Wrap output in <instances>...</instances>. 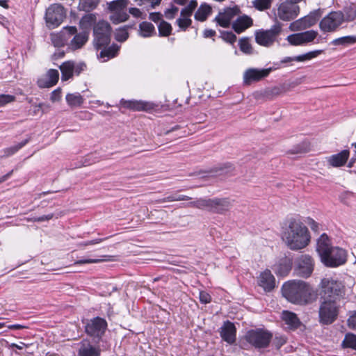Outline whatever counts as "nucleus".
<instances>
[{"label":"nucleus","instance_id":"18","mask_svg":"<svg viewBox=\"0 0 356 356\" xmlns=\"http://www.w3.org/2000/svg\"><path fill=\"white\" fill-rule=\"evenodd\" d=\"M220 335L222 340L229 344H233L236 341V328L234 323L226 321L220 327L219 330Z\"/></svg>","mask_w":356,"mask_h":356},{"label":"nucleus","instance_id":"12","mask_svg":"<svg viewBox=\"0 0 356 356\" xmlns=\"http://www.w3.org/2000/svg\"><path fill=\"white\" fill-rule=\"evenodd\" d=\"M321 14V9L314 10L307 15L291 22L289 25V29L293 32L307 29L318 21Z\"/></svg>","mask_w":356,"mask_h":356},{"label":"nucleus","instance_id":"24","mask_svg":"<svg viewBox=\"0 0 356 356\" xmlns=\"http://www.w3.org/2000/svg\"><path fill=\"white\" fill-rule=\"evenodd\" d=\"M88 31H81L79 33L76 32L69 42V48L72 50L81 48L88 41Z\"/></svg>","mask_w":356,"mask_h":356},{"label":"nucleus","instance_id":"14","mask_svg":"<svg viewBox=\"0 0 356 356\" xmlns=\"http://www.w3.org/2000/svg\"><path fill=\"white\" fill-rule=\"evenodd\" d=\"M314 270V260L308 254L301 255L296 261V274L301 277H309Z\"/></svg>","mask_w":356,"mask_h":356},{"label":"nucleus","instance_id":"40","mask_svg":"<svg viewBox=\"0 0 356 356\" xmlns=\"http://www.w3.org/2000/svg\"><path fill=\"white\" fill-rule=\"evenodd\" d=\"M238 46L240 50L245 54H252L253 53V48L250 43V38L248 37L241 38L238 41Z\"/></svg>","mask_w":356,"mask_h":356},{"label":"nucleus","instance_id":"63","mask_svg":"<svg viewBox=\"0 0 356 356\" xmlns=\"http://www.w3.org/2000/svg\"><path fill=\"white\" fill-rule=\"evenodd\" d=\"M307 152V147H305V144L298 145L293 149L291 150L292 154H299Z\"/></svg>","mask_w":356,"mask_h":356},{"label":"nucleus","instance_id":"6","mask_svg":"<svg viewBox=\"0 0 356 356\" xmlns=\"http://www.w3.org/2000/svg\"><path fill=\"white\" fill-rule=\"evenodd\" d=\"M83 323L85 332L96 343L102 340L108 327L106 319L99 316L86 319L83 321Z\"/></svg>","mask_w":356,"mask_h":356},{"label":"nucleus","instance_id":"36","mask_svg":"<svg viewBox=\"0 0 356 356\" xmlns=\"http://www.w3.org/2000/svg\"><path fill=\"white\" fill-rule=\"evenodd\" d=\"M343 348H351L356 350V334L347 333L341 343Z\"/></svg>","mask_w":356,"mask_h":356},{"label":"nucleus","instance_id":"31","mask_svg":"<svg viewBox=\"0 0 356 356\" xmlns=\"http://www.w3.org/2000/svg\"><path fill=\"white\" fill-rule=\"evenodd\" d=\"M332 246L330 243V239L326 234H323L321 235L317 241V247L316 250L320 255L325 254L326 251L328 250Z\"/></svg>","mask_w":356,"mask_h":356},{"label":"nucleus","instance_id":"8","mask_svg":"<svg viewBox=\"0 0 356 356\" xmlns=\"http://www.w3.org/2000/svg\"><path fill=\"white\" fill-rule=\"evenodd\" d=\"M112 29L108 22L99 21L93 28L94 44L97 49L107 46L111 42Z\"/></svg>","mask_w":356,"mask_h":356},{"label":"nucleus","instance_id":"25","mask_svg":"<svg viewBox=\"0 0 356 356\" xmlns=\"http://www.w3.org/2000/svg\"><path fill=\"white\" fill-rule=\"evenodd\" d=\"M124 106L134 111H148L153 109L154 104L149 102L131 100L126 102Z\"/></svg>","mask_w":356,"mask_h":356},{"label":"nucleus","instance_id":"61","mask_svg":"<svg viewBox=\"0 0 356 356\" xmlns=\"http://www.w3.org/2000/svg\"><path fill=\"white\" fill-rule=\"evenodd\" d=\"M49 106L48 105L44 104V103H40L38 105L34 106V113H37L40 109L42 110V113L47 111Z\"/></svg>","mask_w":356,"mask_h":356},{"label":"nucleus","instance_id":"50","mask_svg":"<svg viewBox=\"0 0 356 356\" xmlns=\"http://www.w3.org/2000/svg\"><path fill=\"white\" fill-rule=\"evenodd\" d=\"M129 37V33L127 31V28L126 26H124L122 28H120L117 30L115 34V38L118 42H124L127 40Z\"/></svg>","mask_w":356,"mask_h":356},{"label":"nucleus","instance_id":"42","mask_svg":"<svg viewBox=\"0 0 356 356\" xmlns=\"http://www.w3.org/2000/svg\"><path fill=\"white\" fill-rule=\"evenodd\" d=\"M129 18V15L125 11L114 12L111 16L110 19L113 24H119L125 22Z\"/></svg>","mask_w":356,"mask_h":356},{"label":"nucleus","instance_id":"16","mask_svg":"<svg viewBox=\"0 0 356 356\" xmlns=\"http://www.w3.org/2000/svg\"><path fill=\"white\" fill-rule=\"evenodd\" d=\"M272 70L271 67L266 69L249 68L243 74V84L249 86L253 82H258L267 77Z\"/></svg>","mask_w":356,"mask_h":356},{"label":"nucleus","instance_id":"29","mask_svg":"<svg viewBox=\"0 0 356 356\" xmlns=\"http://www.w3.org/2000/svg\"><path fill=\"white\" fill-rule=\"evenodd\" d=\"M96 22L95 14L89 13L83 15L79 21V27L82 31H88L90 33V30L93 24Z\"/></svg>","mask_w":356,"mask_h":356},{"label":"nucleus","instance_id":"30","mask_svg":"<svg viewBox=\"0 0 356 356\" xmlns=\"http://www.w3.org/2000/svg\"><path fill=\"white\" fill-rule=\"evenodd\" d=\"M211 10L212 8L209 4L203 3L195 12L194 17L197 21L204 22L211 13Z\"/></svg>","mask_w":356,"mask_h":356},{"label":"nucleus","instance_id":"34","mask_svg":"<svg viewBox=\"0 0 356 356\" xmlns=\"http://www.w3.org/2000/svg\"><path fill=\"white\" fill-rule=\"evenodd\" d=\"M140 35L144 38L152 36L155 33L154 25L148 22H143L139 25Z\"/></svg>","mask_w":356,"mask_h":356},{"label":"nucleus","instance_id":"3","mask_svg":"<svg viewBox=\"0 0 356 356\" xmlns=\"http://www.w3.org/2000/svg\"><path fill=\"white\" fill-rule=\"evenodd\" d=\"M184 207L207 210L209 212L217 214H224L230 209L232 203L227 197H215L212 199L200 197L187 203Z\"/></svg>","mask_w":356,"mask_h":356},{"label":"nucleus","instance_id":"20","mask_svg":"<svg viewBox=\"0 0 356 356\" xmlns=\"http://www.w3.org/2000/svg\"><path fill=\"white\" fill-rule=\"evenodd\" d=\"M252 19L246 15H243L242 16H239L235 21L233 22L232 27L236 33L240 34L245 31L247 29L252 26Z\"/></svg>","mask_w":356,"mask_h":356},{"label":"nucleus","instance_id":"7","mask_svg":"<svg viewBox=\"0 0 356 356\" xmlns=\"http://www.w3.org/2000/svg\"><path fill=\"white\" fill-rule=\"evenodd\" d=\"M282 24L277 21L270 29L257 30L254 33L255 41L261 46L266 47H271L282 32Z\"/></svg>","mask_w":356,"mask_h":356},{"label":"nucleus","instance_id":"23","mask_svg":"<svg viewBox=\"0 0 356 356\" xmlns=\"http://www.w3.org/2000/svg\"><path fill=\"white\" fill-rule=\"evenodd\" d=\"M323 52V50H315L306 54L293 57L287 56L280 60V63L285 64L292 61L304 62L316 58Z\"/></svg>","mask_w":356,"mask_h":356},{"label":"nucleus","instance_id":"27","mask_svg":"<svg viewBox=\"0 0 356 356\" xmlns=\"http://www.w3.org/2000/svg\"><path fill=\"white\" fill-rule=\"evenodd\" d=\"M282 318L291 329H297L300 325V321L297 315L289 311H284Z\"/></svg>","mask_w":356,"mask_h":356},{"label":"nucleus","instance_id":"15","mask_svg":"<svg viewBox=\"0 0 356 356\" xmlns=\"http://www.w3.org/2000/svg\"><path fill=\"white\" fill-rule=\"evenodd\" d=\"M299 13V6L289 1L281 3L277 8V17L282 21H291L295 19Z\"/></svg>","mask_w":356,"mask_h":356},{"label":"nucleus","instance_id":"47","mask_svg":"<svg viewBox=\"0 0 356 356\" xmlns=\"http://www.w3.org/2000/svg\"><path fill=\"white\" fill-rule=\"evenodd\" d=\"M272 0H254L253 6L258 10H264L270 8Z\"/></svg>","mask_w":356,"mask_h":356},{"label":"nucleus","instance_id":"28","mask_svg":"<svg viewBox=\"0 0 356 356\" xmlns=\"http://www.w3.org/2000/svg\"><path fill=\"white\" fill-rule=\"evenodd\" d=\"M103 47L104 48L100 51L98 55L100 58L103 59V61H106L110 58H114L119 51V47L115 44H113L108 47L106 46Z\"/></svg>","mask_w":356,"mask_h":356},{"label":"nucleus","instance_id":"10","mask_svg":"<svg viewBox=\"0 0 356 356\" xmlns=\"http://www.w3.org/2000/svg\"><path fill=\"white\" fill-rule=\"evenodd\" d=\"M66 14L64 7L60 4H52L45 13V22L49 29L58 27L65 18Z\"/></svg>","mask_w":356,"mask_h":356},{"label":"nucleus","instance_id":"54","mask_svg":"<svg viewBox=\"0 0 356 356\" xmlns=\"http://www.w3.org/2000/svg\"><path fill=\"white\" fill-rule=\"evenodd\" d=\"M234 168L232 163H224L223 165H220L218 168L216 172H220V175L227 174V173L232 172L234 170Z\"/></svg>","mask_w":356,"mask_h":356},{"label":"nucleus","instance_id":"21","mask_svg":"<svg viewBox=\"0 0 356 356\" xmlns=\"http://www.w3.org/2000/svg\"><path fill=\"white\" fill-rule=\"evenodd\" d=\"M58 79V71L57 70L51 69L47 72L45 78L38 80V84L41 88H50L57 83Z\"/></svg>","mask_w":356,"mask_h":356},{"label":"nucleus","instance_id":"17","mask_svg":"<svg viewBox=\"0 0 356 356\" xmlns=\"http://www.w3.org/2000/svg\"><path fill=\"white\" fill-rule=\"evenodd\" d=\"M240 12V8L237 6L226 8L223 12L218 13L215 17L214 21L221 27L228 28L231 24L232 19L238 15Z\"/></svg>","mask_w":356,"mask_h":356},{"label":"nucleus","instance_id":"32","mask_svg":"<svg viewBox=\"0 0 356 356\" xmlns=\"http://www.w3.org/2000/svg\"><path fill=\"white\" fill-rule=\"evenodd\" d=\"M73 67V61L72 60L65 61L59 67L62 81H67L74 74Z\"/></svg>","mask_w":356,"mask_h":356},{"label":"nucleus","instance_id":"1","mask_svg":"<svg viewBox=\"0 0 356 356\" xmlns=\"http://www.w3.org/2000/svg\"><path fill=\"white\" fill-rule=\"evenodd\" d=\"M308 228L300 220L291 218L282 232V239L291 250H299L310 242Z\"/></svg>","mask_w":356,"mask_h":356},{"label":"nucleus","instance_id":"57","mask_svg":"<svg viewBox=\"0 0 356 356\" xmlns=\"http://www.w3.org/2000/svg\"><path fill=\"white\" fill-rule=\"evenodd\" d=\"M199 298L200 301L203 304H207L211 301V297L210 294L204 291H200Z\"/></svg>","mask_w":356,"mask_h":356},{"label":"nucleus","instance_id":"46","mask_svg":"<svg viewBox=\"0 0 356 356\" xmlns=\"http://www.w3.org/2000/svg\"><path fill=\"white\" fill-rule=\"evenodd\" d=\"M190 200H192V197L186 196V195H184L174 193V194H172L170 195L163 197V199L160 200L159 202H166Z\"/></svg>","mask_w":356,"mask_h":356},{"label":"nucleus","instance_id":"45","mask_svg":"<svg viewBox=\"0 0 356 356\" xmlns=\"http://www.w3.org/2000/svg\"><path fill=\"white\" fill-rule=\"evenodd\" d=\"M197 6V1L196 0H191L188 6L181 9V16L191 17Z\"/></svg>","mask_w":356,"mask_h":356},{"label":"nucleus","instance_id":"48","mask_svg":"<svg viewBox=\"0 0 356 356\" xmlns=\"http://www.w3.org/2000/svg\"><path fill=\"white\" fill-rule=\"evenodd\" d=\"M220 38H221L226 42L234 44L236 41V35L232 31H220Z\"/></svg>","mask_w":356,"mask_h":356},{"label":"nucleus","instance_id":"55","mask_svg":"<svg viewBox=\"0 0 356 356\" xmlns=\"http://www.w3.org/2000/svg\"><path fill=\"white\" fill-rule=\"evenodd\" d=\"M73 72L77 76L79 75L82 72L85 71L87 67L86 63L83 62L76 63L73 61Z\"/></svg>","mask_w":356,"mask_h":356},{"label":"nucleus","instance_id":"44","mask_svg":"<svg viewBox=\"0 0 356 356\" xmlns=\"http://www.w3.org/2000/svg\"><path fill=\"white\" fill-rule=\"evenodd\" d=\"M302 44L312 42L318 35V32L314 30L300 33Z\"/></svg>","mask_w":356,"mask_h":356},{"label":"nucleus","instance_id":"19","mask_svg":"<svg viewBox=\"0 0 356 356\" xmlns=\"http://www.w3.org/2000/svg\"><path fill=\"white\" fill-rule=\"evenodd\" d=\"M350 156V151L348 149H343L340 152L332 154L326 158L327 163L334 168H339L343 166Z\"/></svg>","mask_w":356,"mask_h":356},{"label":"nucleus","instance_id":"37","mask_svg":"<svg viewBox=\"0 0 356 356\" xmlns=\"http://www.w3.org/2000/svg\"><path fill=\"white\" fill-rule=\"evenodd\" d=\"M65 32L66 31H60L58 33H51V41L54 47H60L65 45L64 39Z\"/></svg>","mask_w":356,"mask_h":356},{"label":"nucleus","instance_id":"64","mask_svg":"<svg viewBox=\"0 0 356 356\" xmlns=\"http://www.w3.org/2000/svg\"><path fill=\"white\" fill-rule=\"evenodd\" d=\"M162 15L160 13H151L149 14V19L154 22H157L161 19Z\"/></svg>","mask_w":356,"mask_h":356},{"label":"nucleus","instance_id":"33","mask_svg":"<svg viewBox=\"0 0 356 356\" xmlns=\"http://www.w3.org/2000/svg\"><path fill=\"white\" fill-rule=\"evenodd\" d=\"M100 0H79L78 9L81 11L89 13L95 10Z\"/></svg>","mask_w":356,"mask_h":356},{"label":"nucleus","instance_id":"2","mask_svg":"<svg viewBox=\"0 0 356 356\" xmlns=\"http://www.w3.org/2000/svg\"><path fill=\"white\" fill-rule=\"evenodd\" d=\"M283 296L290 302L298 305H306L316 300L314 289L305 281L290 280L282 287Z\"/></svg>","mask_w":356,"mask_h":356},{"label":"nucleus","instance_id":"9","mask_svg":"<svg viewBox=\"0 0 356 356\" xmlns=\"http://www.w3.org/2000/svg\"><path fill=\"white\" fill-rule=\"evenodd\" d=\"M321 260L327 267L334 268L344 264L346 262V252L338 247H331L322 254Z\"/></svg>","mask_w":356,"mask_h":356},{"label":"nucleus","instance_id":"39","mask_svg":"<svg viewBox=\"0 0 356 356\" xmlns=\"http://www.w3.org/2000/svg\"><path fill=\"white\" fill-rule=\"evenodd\" d=\"M129 3V0H115L108 4V8L111 11H124Z\"/></svg>","mask_w":356,"mask_h":356},{"label":"nucleus","instance_id":"59","mask_svg":"<svg viewBox=\"0 0 356 356\" xmlns=\"http://www.w3.org/2000/svg\"><path fill=\"white\" fill-rule=\"evenodd\" d=\"M60 95L61 90L60 88H57L51 92L50 99L53 102H57L60 99Z\"/></svg>","mask_w":356,"mask_h":356},{"label":"nucleus","instance_id":"58","mask_svg":"<svg viewBox=\"0 0 356 356\" xmlns=\"http://www.w3.org/2000/svg\"><path fill=\"white\" fill-rule=\"evenodd\" d=\"M348 325L352 330H356V311L351 312L348 319Z\"/></svg>","mask_w":356,"mask_h":356},{"label":"nucleus","instance_id":"4","mask_svg":"<svg viewBox=\"0 0 356 356\" xmlns=\"http://www.w3.org/2000/svg\"><path fill=\"white\" fill-rule=\"evenodd\" d=\"M321 300L340 302L346 295V286L339 280L332 277H324L319 284Z\"/></svg>","mask_w":356,"mask_h":356},{"label":"nucleus","instance_id":"26","mask_svg":"<svg viewBox=\"0 0 356 356\" xmlns=\"http://www.w3.org/2000/svg\"><path fill=\"white\" fill-rule=\"evenodd\" d=\"M100 348L89 342L82 343L79 350V356H100Z\"/></svg>","mask_w":356,"mask_h":356},{"label":"nucleus","instance_id":"62","mask_svg":"<svg viewBox=\"0 0 356 356\" xmlns=\"http://www.w3.org/2000/svg\"><path fill=\"white\" fill-rule=\"evenodd\" d=\"M54 217L53 213H49L47 215H43L39 217H36L33 218L34 222H44L51 220Z\"/></svg>","mask_w":356,"mask_h":356},{"label":"nucleus","instance_id":"41","mask_svg":"<svg viewBox=\"0 0 356 356\" xmlns=\"http://www.w3.org/2000/svg\"><path fill=\"white\" fill-rule=\"evenodd\" d=\"M66 101L70 106H78L83 104V99L79 93L67 94Z\"/></svg>","mask_w":356,"mask_h":356},{"label":"nucleus","instance_id":"56","mask_svg":"<svg viewBox=\"0 0 356 356\" xmlns=\"http://www.w3.org/2000/svg\"><path fill=\"white\" fill-rule=\"evenodd\" d=\"M178 10L179 8L172 4L171 8H168L165 10V17L168 19H172L173 18H175Z\"/></svg>","mask_w":356,"mask_h":356},{"label":"nucleus","instance_id":"5","mask_svg":"<svg viewBox=\"0 0 356 356\" xmlns=\"http://www.w3.org/2000/svg\"><path fill=\"white\" fill-rule=\"evenodd\" d=\"M339 302L321 300L318 309L319 323L326 325L333 323L339 316Z\"/></svg>","mask_w":356,"mask_h":356},{"label":"nucleus","instance_id":"60","mask_svg":"<svg viewBox=\"0 0 356 356\" xmlns=\"http://www.w3.org/2000/svg\"><path fill=\"white\" fill-rule=\"evenodd\" d=\"M102 259H80L74 262V265H81V264H95V263H99L102 261Z\"/></svg>","mask_w":356,"mask_h":356},{"label":"nucleus","instance_id":"38","mask_svg":"<svg viewBox=\"0 0 356 356\" xmlns=\"http://www.w3.org/2000/svg\"><path fill=\"white\" fill-rule=\"evenodd\" d=\"M30 140V138H28L22 142L19 143L18 144L13 145L12 147L5 148L3 152L4 154L3 155V157H8L10 156L13 155L15 154L17 151H19L21 148L24 147Z\"/></svg>","mask_w":356,"mask_h":356},{"label":"nucleus","instance_id":"52","mask_svg":"<svg viewBox=\"0 0 356 356\" xmlns=\"http://www.w3.org/2000/svg\"><path fill=\"white\" fill-rule=\"evenodd\" d=\"M286 40L293 46L302 45L300 33L291 34L287 36Z\"/></svg>","mask_w":356,"mask_h":356},{"label":"nucleus","instance_id":"35","mask_svg":"<svg viewBox=\"0 0 356 356\" xmlns=\"http://www.w3.org/2000/svg\"><path fill=\"white\" fill-rule=\"evenodd\" d=\"M356 43V36L355 35H347L336 38L331 42V44L335 46H348Z\"/></svg>","mask_w":356,"mask_h":356},{"label":"nucleus","instance_id":"22","mask_svg":"<svg viewBox=\"0 0 356 356\" xmlns=\"http://www.w3.org/2000/svg\"><path fill=\"white\" fill-rule=\"evenodd\" d=\"M259 284L266 291H270L275 286V279L270 270H266L261 273L259 279Z\"/></svg>","mask_w":356,"mask_h":356},{"label":"nucleus","instance_id":"13","mask_svg":"<svg viewBox=\"0 0 356 356\" xmlns=\"http://www.w3.org/2000/svg\"><path fill=\"white\" fill-rule=\"evenodd\" d=\"M343 21L344 15L341 12H331L321 20L319 27L323 32H333Z\"/></svg>","mask_w":356,"mask_h":356},{"label":"nucleus","instance_id":"49","mask_svg":"<svg viewBox=\"0 0 356 356\" xmlns=\"http://www.w3.org/2000/svg\"><path fill=\"white\" fill-rule=\"evenodd\" d=\"M177 24L181 31H185L192 24L190 17H181L176 21Z\"/></svg>","mask_w":356,"mask_h":356},{"label":"nucleus","instance_id":"53","mask_svg":"<svg viewBox=\"0 0 356 356\" xmlns=\"http://www.w3.org/2000/svg\"><path fill=\"white\" fill-rule=\"evenodd\" d=\"M15 100V97L11 95H0V107L6 106L7 104L13 102Z\"/></svg>","mask_w":356,"mask_h":356},{"label":"nucleus","instance_id":"43","mask_svg":"<svg viewBox=\"0 0 356 356\" xmlns=\"http://www.w3.org/2000/svg\"><path fill=\"white\" fill-rule=\"evenodd\" d=\"M158 29L160 36L166 37L171 34L172 28L170 23L162 20L158 26Z\"/></svg>","mask_w":356,"mask_h":356},{"label":"nucleus","instance_id":"51","mask_svg":"<svg viewBox=\"0 0 356 356\" xmlns=\"http://www.w3.org/2000/svg\"><path fill=\"white\" fill-rule=\"evenodd\" d=\"M61 31H66L65 33V43L69 46L70 38L77 32L76 26H65Z\"/></svg>","mask_w":356,"mask_h":356},{"label":"nucleus","instance_id":"11","mask_svg":"<svg viewBox=\"0 0 356 356\" xmlns=\"http://www.w3.org/2000/svg\"><path fill=\"white\" fill-rule=\"evenodd\" d=\"M272 338V334L261 329L249 330L245 334L246 341L257 348L267 347Z\"/></svg>","mask_w":356,"mask_h":356}]
</instances>
